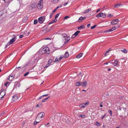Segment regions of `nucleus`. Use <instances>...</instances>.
<instances>
[{"mask_svg": "<svg viewBox=\"0 0 128 128\" xmlns=\"http://www.w3.org/2000/svg\"><path fill=\"white\" fill-rule=\"evenodd\" d=\"M43 0H40L38 3L42 4Z\"/></svg>", "mask_w": 128, "mask_h": 128, "instance_id": "41", "label": "nucleus"}, {"mask_svg": "<svg viewBox=\"0 0 128 128\" xmlns=\"http://www.w3.org/2000/svg\"><path fill=\"white\" fill-rule=\"evenodd\" d=\"M10 43H8L7 44H6V45L5 46V48H6L8 46H9L10 45Z\"/></svg>", "mask_w": 128, "mask_h": 128, "instance_id": "34", "label": "nucleus"}, {"mask_svg": "<svg viewBox=\"0 0 128 128\" xmlns=\"http://www.w3.org/2000/svg\"><path fill=\"white\" fill-rule=\"evenodd\" d=\"M116 29V27L115 26H114L112 27V28L106 31V32H111L112 31L115 30Z\"/></svg>", "mask_w": 128, "mask_h": 128, "instance_id": "5", "label": "nucleus"}, {"mask_svg": "<svg viewBox=\"0 0 128 128\" xmlns=\"http://www.w3.org/2000/svg\"><path fill=\"white\" fill-rule=\"evenodd\" d=\"M118 64V61L117 60H115L114 62V65L115 66H116Z\"/></svg>", "mask_w": 128, "mask_h": 128, "instance_id": "20", "label": "nucleus"}, {"mask_svg": "<svg viewBox=\"0 0 128 128\" xmlns=\"http://www.w3.org/2000/svg\"><path fill=\"white\" fill-rule=\"evenodd\" d=\"M59 15V14H57L55 16V19H56V18L58 17Z\"/></svg>", "mask_w": 128, "mask_h": 128, "instance_id": "45", "label": "nucleus"}, {"mask_svg": "<svg viewBox=\"0 0 128 128\" xmlns=\"http://www.w3.org/2000/svg\"><path fill=\"white\" fill-rule=\"evenodd\" d=\"M96 124L97 126H100V124L97 122H96Z\"/></svg>", "mask_w": 128, "mask_h": 128, "instance_id": "44", "label": "nucleus"}, {"mask_svg": "<svg viewBox=\"0 0 128 128\" xmlns=\"http://www.w3.org/2000/svg\"><path fill=\"white\" fill-rule=\"evenodd\" d=\"M4 1L6 3H10V0H4Z\"/></svg>", "mask_w": 128, "mask_h": 128, "instance_id": "43", "label": "nucleus"}, {"mask_svg": "<svg viewBox=\"0 0 128 128\" xmlns=\"http://www.w3.org/2000/svg\"><path fill=\"white\" fill-rule=\"evenodd\" d=\"M43 97V96H42V95L39 98H38V100H40Z\"/></svg>", "mask_w": 128, "mask_h": 128, "instance_id": "56", "label": "nucleus"}, {"mask_svg": "<svg viewBox=\"0 0 128 128\" xmlns=\"http://www.w3.org/2000/svg\"><path fill=\"white\" fill-rule=\"evenodd\" d=\"M120 50L124 53H126L127 52V51L125 49L121 50Z\"/></svg>", "mask_w": 128, "mask_h": 128, "instance_id": "26", "label": "nucleus"}, {"mask_svg": "<svg viewBox=\"0 0 128 128\" xmlns=\"http://www.w3.org/2000/svg\"><path fill=\"white\" fill-rule=\"evenodd\" d=\"M110 50H108L106 52V53L105 54V56H106L108 54V53L109 51Z\"/></svg>", "mask_w": 128, "mask_h": 128, "instance_id": "49", "label": "nucleus"}, {"mask_svg": "<svg viewBox=\"0 0 128 128\" xmlns=\"http://www.w3.org/2000/svg\"><path fill=\"white\" fill-rule=\"evenodd\" d=\"M69 56V54L68 52H65L64 55V58H66L68 57Z\"/></svg>", "mask_w": 128, "mask_h": 128, "instance_id": "15", "label": "nucleus"}, {"mask_svg": "<svg viewBox=\"0 0 128 128\" xmlns=\"http://www.w3.org/2000/svg\"><path fill=\"white\" fill-rule=\"evenodd\" d=\"M50 98V96H48L47 98H45L44 100H43L42 101V102H46V100Z\"/></svg>", "mask_w": 128, "mask_h": 128, "instance_id": "28", "label": "nucleus"}, {"mask_svg": "<svg viewBox=\"0 0 128 128\" xmlns=\"http://www.w3.org/2000/svg\"><path fill=\"white\" fill-rule=\"evenodd\" d=\"M119 20L118 19H116L113 20L111 22V24L112 25H114L117 23V22H118Z\"/></svg>", "mask_w": 128, "mask_h": 128, "instance_id": "7", "label": "nucleus"}, {"mask_svg": "<svg viewBox=\"0 0 128 128\" xmlns=\"http://www.w3.org/2000/svg\"><path fill=\"white\" fill-rule=\"evenodd\" d=\"M86 17H80L78 19V22H81L82 20H83L86 19Z\"/></svg>", "mask_w": 128, "mask_h": 128, "instance_id": "14", "label": "nucleus"}, {"mask_svg": "<svg viewBox=\"0 0 128 128\" xmlns=\"http://www.w3.org/2000/svg\"><path fill=\"white\" fill-rule=\"evenodd\" d=\"M91 10V9L90 8H89L87 10H85L84 12V13H86L88 12H89L90 11V10Z\"/></svg>", "mask_w": 128, "mask_h": 128, "instance_id": "21", "label": "nucleus"}, {"mask_svg": "<svg viewBox=\"0 0 128 128\" xmlns=\"http://www.w3.org/2000/svg\"><path fill=\"white\" fill-rule=\"evenodd\" d=\"M80 31H76V32H75L74 34V35L75 36H77L78 35V34L80 33Z\"/></svg>", "mask_w": 128, "mask_h": 128, "instance_id": "24", "label": "nucleus"}, {"mask_svg": "<svg viewBox=\"0 0 128 128\" xmlns=\"http://www.w3.org/2000/svg\"><path fill=\"white\" fill-rule=\"evenodd\" d=\"M38 22V21L37 20H34V24H36Z\"/></svg>", "mask_w": 128, "mask_h": 128, "instance_id": "35", "label": "nucleus"}, {"mask_svg": "<svg viewBox=\"0 0 128 128\" xmlns=\"http://www.w3.org/2000/svg\"><path fill=\"white\" fill-rule=\"evenodd\" d=\"M52 61L53 60L52 59H50L48 61V63L50 64L52 62Z\"/></svg>", "mask_w": 128, "mask_h": 128, "instance_id": "33", "label": "nucleus"}, {"mask_svg": "<svg viewBox=\"0 0 128 128\" xmlns=\"http://www.w3.org/2000/svg\"><path fill=\"white\" fill-rule=\"evenodd\" d=\"M10 77L9 76L8 77H7V79L8 80H11V79H10Z\"/></svg>", "mask_w": 128, "mask_h": 128, "instance_id": "58", "label": "nucleus"}, {"mask_svg": "<svg viewBox=\"0 0 128 128\" xmlns=\"http://www.w3.org/2000/svg\"><path fill=\"white\" fill-rule=\"evenodd\" d=\"M96 25H94V26H92L91 28V29H93V28H95L96 27Z\"/></svg>", "mask_w": 128, "mask_h": 128, "instance_id": "48", "label": "nucleus"}, {"mask_svg": "<svg viewBox=\"0 0 128 128\" xmlns=\"http://www.w3.org/2000/svg\"><path fill=\"white\" fill-rule=\"evenodd\" d=\"M79 116L80 117H82V118H84L85 116V115H84V114H80Z\"/></svg>", "mask_w": 128, "mask_h": 128, "instance_id": "38", "label": "nucleus"}, {"mask_svg": "<svg viewBox=\"0 0 128 128\" xmlns=\"http://www.w3.org/2000/svg\"><path fill=\"white\" fill-rule=\"evenodd\" d=\"M83 104H84V106H85L86 107L87 106H88L89 104V103L88 102H86L84 103H83Z\"/></svg>", "mask_w": 128, "mask_h": 128, "instance_id": "32", "label": "nucleus"}, {"mask_svg": "<svg viewBox=\"0 0 128 128\" xmlns=\"http://www.w3.org/2000/svg\"><path fill=\"white\" fill-rule=\"evenodd\" d=\"M16 37H15L14 38H13L11 39L9 43L10 44H12L15 40H16L15 38H16Z\"/></svg>", "mask_w": 128, "mask_h": 128, "instance_id": "13", "label": "nucleus"}, {"mask_svg": "<svg viewBox=\"0 0 128 128\" xmlns=\"http://www.w3.org/2000/svg\"><path fill=\"white\" fill-rule=\"evenodd\" d=\"M80 106L81 108H84L86 107L83 103L80 104Z\"/></svg>", "mask_w": 128, "mask_h": 128, "instance_id": "25", "label": "nucleus"}, {"mask_svg": "<svg viewBox=\"0 0 128 128\" xmlns=\"http://www.w3.org/2000/svg\"><path fill=\"white\" fill-rule=\"evenodd\" d=\"M4 114V113L2 112L0 114V116H2Z\"/></svg>", "mask_w": 128, "mask_h": 128, "instance_id": "60", "label": "nucleus"}, {"mask_svg": "<svg viewBox=\"0 0 128 128\" xmlns=\"http://www.w3.org/2000/svg\"><path fill=\"white\" fill-rule=\"evenodd\" d=\"M29 74V72H27L26 73L24 74V76H28Z\"/></svg>", "mask_w": 128, "mask_h": 128, "instance_id": "39", "label": "nucleus"}, {"mask_svg": "<svg viewBox=\"0 0 128 128\" xmlns=\"http://www.w3.org/2000/svg\"><path fill=\"white\" fill-rule=\"evenodd\" d=\"M81 82H76L75 84V85L76 86H81Z\"/></svg>", "mask_w": 128, "mask_h": 128, "instance_id": "18", "label": "nucleus"}, {"mask_svg": "<svg viewBox=\"0 0 128 128\" xmlns=\"http://www.w3.org/2000/svg\"><path fill=\"white\" fill-rule=\"evenodd\" d=\"M110 62H106V63H105L104 64H106V65H107L108 63H110Z\"/></svg>", "mask_w": 128, "mask_h": 128, "instance_id": "64", "label": "nucleus"}, {"mask_svg": "<svg viewBox=\"0 0 128 128\" xmlns=\"http://www.w3.org/2000/svg\"><path fill=\"white\" fill-rule=\"evenodd\" d=\"M120 4H117L114 6V8H118L120 7Z\"/></svg>", "mask_w": 128, "mask_h": 128, "instance_id": "27", "label": "nucleus"}, {"mask_svg": "<svg viewBox=\"0 0 128 128\" xmlns=\"http://www.w3.org/2000/svg\"><path fill=\"white\" fill-rule=\"evenodd\" d=\"M68 4V2H65L64 4V6Z\"/></svg>", "mask_w": 128, "mask_h": 128, "instance_id": "59", "label": "nucleus"}, {"mask_svg": "<svg viewBox=\"0 0 128 128\" xmlns=\"http://www.w3.org/2000/svg\"><path fill=\"white\" fill-rule=\"evenodd\" d=\"M15 76L14 74H11L9 76L10 78L11 77V80H12L13 79Z\"/></svg>", "mask_w": 128, "mask_h": 128, "instance_id": "16", "label": "nucleus"}, {"mask_svg": "<svg viewBox=\"0 0 128 128\" xmlns=\"http://www.w3.org/2000/svg\"><path fill=\"white\" fill-rule=\"evenodd\" d=\"M56 9H54V10L52 11V12L53 13L54 12L56 11Z\"/></svg>", "mask_w": 128, "mask_h": 128, "instance_id": "61", "label": "nucleus"}, {"mask_svg": "<svg viewBox=\"0 0 128 128\" xmlns=\"http://www.w3.org/2000/svg\"><path fill=\"white\" fill-rule=\"evenodd\" d=\"M37 7L38 9L41 10L42 8V4L38 3L37 5Z\"/></svg>", "mask_w": 128, "mask_h": 128, "instance_id": "8", "label": "nucleus"}, {"mask_svg": "<svg viewBox=\"0 0 128 128\" xmlns=\"http://www.w3.org/2000/svg\"><path fill=\"white\" fill-rule=\"evenodd\" d=\"M45 40H50V38H46Z\"/></svg>", "mask_w": 128, "mask_h": 128, "instance_id": "62", "label": "nucleus"}, {"mask_svg": "<svg viewBox=\"0 0 128 128\" xmlns=\"http://www.w3.org/2000/svg\"><path fill=\"white\" fill-rule=\"evenodd\" d=\"M84 28V27L83 25H82L78 27V30H80L81 29V28Z\"/></svg>", "mask_w": 128, "mask_h": 128, "instance_id": "29", "label": "nucleus"}, {"mask_svg": "<svg viewBox=\"0 0 128 128\" xmlns=\"http://www.w3.org/2000/svg\"><path fill=\"white\" fill-rule=\"evenodd\" d=\"M82 73L81 72H80L79 74L78 75V76H80L81 78L82 77Z\"/></svg>", "mask_w": 128, "mask_h": 128, "instance_id": "51", "label": "nucleus"}, {"mask_svg": "<svg viewBox=\"0 0 128 128\" xmlns=\"http://www.w3.org/2000/svg\"><path fill=\"white\" fill-rule=\"evenodd\" d=\"M24 36L23 35H20L19 36L20 38H22Z\"/></svg>", "mask_w": 128, "mask_h": 128, "instance_id": "55", "label": "nucleus"}, {"mask_svg": "<svg viewBox=\"0 0 128 128\" xmlns=\"http://www.w3.org/2000/svg\"><path fill=\"white\" fill-rule=\"evenodd\" d=\"M59 1V0H53V2L54 3H57Z\"/></svg>", "mask_w": 128, "mask_h": 128, "instance_id": "36", "label": "nucleus"}, {"mask_svg": "<svg viewBox=\"0 0 128 128\" xmlns=\"http://www.w3.org/2000/svg\"><path fill=\"white\" fill-rule=\"evenodd\" d=\"M62 36L64 38V40H65V43H67L70 40V37L66 34H63Z\"/></svg>", "mask_w": 128, "mask_h": 128, "instance_id": "2", "label": "nucleus"}, {"mask_svg": "<svg viewBox=\"0 0 128 128\" xmlns=\"http://www.w3.org/2000/svg\"><path fill=\"white\" fill-rule=\"evenodd\" d=\"M101 10L100 9H99L98 10L96 11V13H98V12L99 11H100V10Z\"/></svg>", "mask_w": 128, "mask_h": 128, "instance_id": "57", "label": "nucleus"}, {"mask_svg": "<svg viewBox=\"0 0 128 128\" xmlns=\"http://www.w3.org/2000/svg\"><path fill=\"white\" fill-rule=\"evenodd\" d=\"M45 115V114L44 112H42L40 113H39L38 114L36 120H39L40 121V119L44 117Z\"/></svg>", "mask_w": 128, "mask_h": 128, "instance_id": "1", "label": "nucleus"}, {"mask_svg": "<svg viewBox=\"0 0 128 128\" xmlns=\"http://www.w3.org/2000/svg\"><path fill=\"white\" fill-rule=\"evenodd\" d=\"M18 99V97L17 96H14L12 97V101L13 102L14 101Z\"/></svg>", "mask_w": 128, "mask_h": 128, "instance_id": "9", "label": "nucleus"}, {"mask_svg": "<svg viewBox=\"0 0 128 128\" xmlns=\"http://www.w3.org/2000/svg\"><path fill=\"white\" fill-rule=\"evenodd\" d=\"M57 21V20L56 19H54V20H53L52 22H50L49 23V24H51L54 23L56 22V21Z\"/></svg>", "mask_w": 128, "mask_h": 128, "instance_id": "23", "label": "nucleus"}, {"mask_svg": "<svg viewBox=\"0 0 128 128\" xmlns=\"http://www.w3.org/2000/svg\"><path fill=\"white\" fill-rule=\"evenodd\" d=\"M48 94H45L42 95V96H43V97H44V96H48Z\"/></svg>", "mask_w": 128, "mask_h": 128, "instance_id": "53", "label": "nucleus"}, {"mask_svg": "<svg viewBox=\"0 0 128 128\" xmlns=\"http://www.w3.org/2000/svg\"><path fill=\"white\" fill-rule=\"evenodd\" d=\"M53 13H50V18H52L53 16Z\"/></svg>", "mask_w": 128, "mask_h": 128, "instance_id": "46", "label": "nucleus"}, {"mask_svg": "<svg viewBox=\"0 0 128 128\" xmlns=\"http://www.w3.org/2000/svg\"><path fill=\"white\" fill-rule=\"evenodd\" d=\"M76 37V36H75L74 34H73L72 36V37H71V38H75V37Z\"/></svg>", "mask_w": 128, "mask_h": 128, "instance_id": "47", "label": "nucleus"}, {"mask_svg": "<svg viewBox=\"0 0 128 128\" xmlns=\"http://www.w3.org/2000/svg\"><path fill=\"white\" fill-rule=\"evenodd\" d=\"M43 51L44 53L46 54H49L50 53V50L48 48V47H45L43 49Z\"/></svg>", "mask_w": 128, "mask_h": 128, "instance_id": "4", "label": "nucleus"}, {"mask_svg": "<svg viewBox=\"0 0 128 128\" xmlns=\"http://www.w3.org/2000/svg\"><path fill=\"white\" fill-rule=\"evenodd\" d=\"M41 106V104H37L36 106V107H40V106Z\"/></svg>", "mask_w": 128, "mask_h": 128, "instance_id": "54", "label": "nucleus"}, {"mask_svg": "<svg viewBox=\"0 0 128 128\" xmlns=\"http://www.w3.org/2000/svg\"><path fill=\"white\" fill-rule=\"evenodd\" d=\"M45 17L44 16H41L38 18V20L40 24L42 23L45 20Z\"/></svg>", "mask_w": 128, "mask_h": 128, "instance_id": "3", "label": "nucleus"}, {"mask_svg": "<svg viewBox=\"0 0 128 128\" xmlns=\"http://www.w3.org/2000/svg\"><path fill=\"white\" fill-rule=\"evenodd\" d=\"M35 7V4H32L30 5L29 7V10H32Z\"/></svg>", "mask_w": 128, "mask_h": 128, "instance_id": "6", "label": "nucleus"}, {"mask_svg": "<svg viewBox=\"0 0 128 128\" xmlns=\"http://www.w3.org/2000/svg\"><path fill=\"white\" fill-rule=\"evenodd\" d=\"M113 16V15H112L111 14H109L108 15V17H112Z\"/></svg>", "mask_w": 128, "mask_h": 128, "instance_id": "52", "label": "nucleus"}, {"mask_svg": "<svg viewBox=\"0 0 128 128\" xmlns=\"http://www.w3.org/2000/svg\"><path fill=\"white\" fill-rule=\"evenodd\" d=\"M105 116H106V115H105V114H104V116H102V119H103L104 118V117Z\"/></svg>", "mask_w": 128, "mask_h": 128, "instance_id": "63", "label": "nucleus"}, {"mask_svg": "<svg viewBox=\"0 0 128 128\" xmlns=\"http://www.w3.org/2000/svg\"><path fill=\"white\" fill-rule=\"evenodd\" d=\"M40 121H37L36 120L34 122V125H35L37 123H39Z\"/></svg>", "mask_w": 128, "mask_h": 128, "instance_id": "37", "label": "nucleus"}, {"mask_svg": "<svg viewBox=\"0 0 128 128\" xmlns=\"http://www.w3.org/2000/svg\"><path fill=\"white\" fill-rule=\"evenodd\" d=\"M63 58V57H62V56H60V58L58 59L57 58H56L55 59V60L54 61V62H57V61H59L62 58Z\"/></svg>", "mask_w": 128, "mask_h": 128, "instance_id": "12", "label": "nucleus"}, {"mask_svg": "<svg viewBox=\"0 0 128 128\" xmlns=\"http://www.w3.org/2000/svg\"><path fill=\"white\" fill-rule=\"evenodd\" d=\"M87 84V83L86 81H84L83 82H81V86H82V87L86 86Z\"/></svg>", "mask_w": 128, "mask_h": 128, "instance_id": "10", "label": "nucleus"}, {"mask_svg": "<svg viewBox=\"0 0 128 128\" xmlns=\"http://www.w3.org/2000/svg\"><path fill=\"white\" fill-rule=\"evenodd\" d=\"M101 17L103 18H105L106 17V14L103 13L101 12Z\"/></svg>", "mask_w": 128, "mask_h": 128, "instance_id": "19", "label": "nucleus"}, {"mask_svg": "<svg viewBox=\"0 0 128 128\" xmlns=\"http://www.w3.org/2000/svg\"><path fill=\"white\" fill-rule=\"evenodd\" d=\"M51 65V64H50L49 63H48L46 66L44 67V68H46Z\"/></svg>", "mask_w": 128, "mask_h": 128, "instance_id": "31", "label": "nucleus"}, {"mask_svg": "<svg viewBox=\"0 0 128 128\" xmlns=\"http://www.w3.org/2000/svg\"><path fill=\"white\" fill-rule=\"evenodd\" d=\"M101 12L100 13L98 14H97L96 15V17L97 18H99L100 17H101Z\"/></svg>", "mask_w": 128, "mask_h": 128, "instance_id": "30", "label": "nucleus"}, {"mask_svg": "<svg viewBox=\"0 0 128 128\" xmlns=\"http://www.w3.org/2000/svg\"><path fill=\"white\" fill-rule=\"evenodd\" d=\"M69 18V17L68 16H66L64 17V19L65 20L66 19L68 18Z\"/></svg>", "mask_w": 128, "mask_h": 128, "instance_id": "50", "label": "nucleus"}, {"mask_svg": "<svg viewBox=\"0 0 128 128\" xmlns=\"http://www.w3.org/2000/svg\"><path fill=\"white\" fill-rule=\"evenodd\" d=\"M108 112L110 113V116H111L112 114V110H108Z\"/></svg>", "mask_w": 128, "mask_h": 128, "instance_id": "40", "label": "nucleus"}, {"mask_svg": "<svg viewBox=\"0 0 128 128\" xmlns=\"http://www.w3.org/2000/svg\"><path fill=\"white\" fill-rule=\"evenodd\" d=\"M6 93L4 91H1L0 93V96H2L1 97V98H3L4 96L5 95Z\"/></svg>", "mask_w": 128, "mask_h": 128, "instance_id": "11", "label": "nucleus"}, {"mask_svg": "<svg viewBox=\"0 0 128 128\" xmlns=\"http://www.w3.org/2000/svg\"><path fill=\"white\" fill-rule=\"evenodd\" d=\"M9 82H7L5 83L4 84V85L6 86H7L9 84Z\"/></svg>", "mask_w": 128, "mask_h": 128, "instance_id": "42", "label": "nucleus"}, {"mask_svg": "<svg viewBox=\"0 0 128 128\" xmlns=\"http://www.w3.org/2000/svg\"><path fill=\"white\" fill-rule=\"evenodd\" d=\"M83 54V53H81L79 54L76 56V58H80L82 56Z\"/></svg>", "mask_w": 128, "mask_h": 128, "instance_id": "17", "label": "nucleus"}, {"mask_svg": "<svg viewBox=\"0 0 128 128\" xmlns=\"http://www.w3.org/2000/svg\"><path fill=\"white\" fill-rule=\"evenodd\" d=\"M57 21V20L56 19H54V20H53L52 22H50L49 23V24H51L54 23L56 22V21Z\"/></svg>", "mask_w": 128, "mask_h": 128, "instance_id": "22", "label": "nucleus"}]
</instances>
